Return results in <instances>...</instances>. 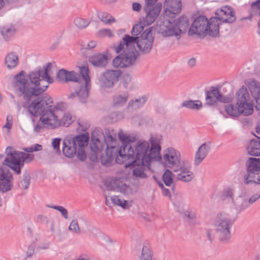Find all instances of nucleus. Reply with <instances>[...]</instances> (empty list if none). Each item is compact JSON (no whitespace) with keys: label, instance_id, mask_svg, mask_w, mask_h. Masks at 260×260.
I'll use <instances>...</instances> for the list:
<instances>
[{"label":"nucleus","instance_id":"f257e3e1","mask_svg":"<svg viewBox=\"0 0 260 260\" xmlns=\"http://www.w3.org/2000/svg\"><path fill=\"white\" fill-rule=\"evenodd\" d=\"M152 30V27L147 28L139 37L125 35L122 41L115 47L116 52L121 53L113 60V66L115 68H126L134 65L139 56V52L135 48L136 45L142 54L150 53L154 40Z\"/></svg>","mask_w":260,"mask_h":260},{"label":"nucleus","instance_id":"f03ea898","mask_svg":"<svg viewBox=\"0 0 260 260\" xmlns=\"http://www.w3.org/2000/svg\"><path fill=\"white\" fill-rule=\"evenodd\" d=\"M118 137L121 146L118 151L119 155L115 158L116 163L120 164L126 160H131L134 163L150 165L151 160L161 158V147L153 138L150 140L151 146L146 141H139L133 147L130 137L122 130L118 132Z\"/></svg>","mask_w":260,"mask_h":260},{"label":"nucleus","instance_id":"7ed1b4c3","mask_svg":"<svg viewBox=\"0 0 260 260\" xmlns=\"http://www.w3.org/2000/svg\"><path fill=\"white\" fill-rule=\"evenodd\" d=\"M31 71L28 74L30 82L25 77V72L21 71L15 76L14 88L19 96L27 101L45 91L53 79L48 75V66Z\"/></svg>","mask_w":260,"mask_h":260},{"label":"nucleus","instance_id":"20e7f679","mask_svg":"<svg viewBox=\"0 0 260 260\" xmlns=\"http://www.w3.org/2000/svg\"><path fill=\"white\" fill-rule=\"evenodd\" d=\"M165 5L166 6L164 13L165 20L158 24V33L164 37H174L179 40L189 26L188 18L184 15L175 19L181 11V1L165 0Z\"/></svg>","mask_w":260,"mask_h":260},{"label":"nucleus","instance_id":"39448f33","mask_svg":"<svg viewBox=\"0 0 260 260\" xmlns=\"http://www.w3.org/2000/svg\"><path fill=\"white\" fill-rule=\"evenodd\" d=\"M52 100L48 95L39 96L27 107L28 112L32 116H41L40 120L47 125L48 128H54L59 126H69L74 121L70 113L64 114L60 120L57 119L52 109Z\"/></svg>","mask_w":260,"mask_h":260},{"label":"nucleus","instance_id":"423d86ee","mask_svg":"<svg viewBox=\"0 0 260 260\" xmlns=\"http://www.w3.org/2000/svg\"><path fill=\"white\" fill-rule=\"evenodd\" d=\"M89 136L85 134H81L75 137L67 136L63 142L62 152L65 156L72 157L77 154L78 158L81 160L86 158L84 148L87 146Z\"/></svg>","mask_w":260,"mask_h":260},{"label":"nucleus","instance_id":"0eeeda50","mask_svg":"<svg viewBox=\"0 0 260 260\" xmlns=\"http://www.w3.org/2000/svg\"><path fill=\"white\" fill-rule=\"evenodd\" d=\"M188 34L197 35L202 38L207 35L213 38L217 37L219 36L218 21L215 18H211L208 20L205 16H200L194 20Z\"/></svg>","mask_w":260,"mask_h":260},{"label":"nucleus","instance_id":"6e6552de","mask_svg":"<svg viewBox=\"0 0 260 260\" xmlns=\"http://www.w3.org/2000/svg\"><path fill=\"white\" fill-rule=\"evenodd\" d=\"M4 165L10 168L16 174L21 173L24 163H29L34 159V154L16 151L12 147H7L5 150Z\"/></svg>","mask_w":260,"mask_h":260},{"label":"nucleus","instance_id":"1a4fd4ad","mask_svg":"<svg viewBox=\"0 0 260 260\" xmlns=\"http://www.w3.org/2000/svg\"><path fill=\"white\" fill-rule=\"evenodd\" d=\"M104 146L101 145V142L99 138H95L92 135L91 140L95 145V147L98 151H102L106 146L105 151L106 156V160L110 161V159L116 156L119 155L118 151L120 149L117 147L116 134L114 130H107L105 132L104 136Z\"/></svg>","mask_w":260,"mask_h":260},{"label":"nucleus","instance_id":"9d476101","mask_svg":"<svg viewBox=\"0 0 260 260\" xmlns=\"http://www.w3.org/2000/svg\"><path fill=\"white\" fill-rule=\"evenodd\" d=\"M89 72L87 66H83L80 68V74L82 77L83 83H77V85H75V92H72L69 96V98L74 99L76 96H78L80 102L85 103L86 102L90 87V78Z\"/></svg>","mask_w":260,"mask_h":260},{"label":"nucleus","instance_id":"9b49d317","mask_svg":"<svg viewBox=\"0 0 260 260\" xmlns=\"http://www.w3.org/2000/svg\"><path fill=\"white\" fill-rule=\"evenodd\" d=\"M232 224L233 221L227 214L220 213L217 215L213 228L220 241L225 242L230 239V228Z\"/></svg>","mask_w":260,"mask_h":260},{"label":"nucleus","instance_id":"f8f14e48","mask_svg":"<svg viewBox=\"0 0 260 260\" xmlns=\"http://www.w3.org/2000/svg\"><path fill=\"white\" fill-rule=\"evenodd\" d=\"M158 0H144L143 12L144 25L149 26L155 21L159 16L162 8V4Z\"/></svg>","mask_w":260,"mask_h":260},{"label":"nucleus","instance_id":"ddd939ff","mask_svg":"<svg viewBox=\"0 0 260 260\" xmlns=\"http://www.w3.org/2000/svg\"><path fill=\"white\" fill-rule=\"evenodd\" d=\"M244 183L246 184H257L260 186V163L253 159L247 169V174L244 177ZM260 198V192L253 195L248 201L249 205L255 202Z\"/></svg>","mask_w":260,"mask_h":260},{"label":"nucleus","instance_id":"4468645a","mask_svg":"<svg viewBox=\"0 0 260 260\" xmlns=\"http://www.w3.org/2000/svg\"><path fill=\"white\" fill-rule=\"evenodd\" d=\"M122 73L120 70H107L103 72L98 80L101 89L105 90L112 88L119 80Z\"/></svg>","mask_w":260,"mask_h":260},{"label":"nucleus","instance_id":"2eb2a0df","mask_svg":"<svg viewBox=\"0 0 260 260\" xmlns=\"http://www.w3.org/2000/svg\"><path fill=\"white\" fill-rule=\"evenodd\" d=\"M180 154L176 149L169 147L163 151V156L160 159H155L159 161L166 167L176 169L180 165Z\"/></svg>","mask_w":260,"mask_h":260},{"label":"nucleus","instance_id":"dca6fc26","mask_svg":"<svg viewBox=\"0 0 260 260\" xmlns=\"http://www.w3.org/2000/svg\"><path fill=\"white\" fill-rule=\"evenodd\" d=\"M215 18L218 23V27L222 23H232L236 21V17L234 10L230 6H225L217 9L215 13Z\"/></svg>","mask_w":260,"mask_h":260},{"label":"nucleus","instance_id":"f3484780","mask_svg":"<svg viewBox=\"0 0 260 260\" xmlns=\"http://www.w3.org/2000/svg\"><path fill=\"white\" fill-rule=\"evenodd\" d=\"M231 101L232 98L223 96L218 88L214 86L206 92V104L208 106L214 105L217 102L228 103Z\"/></svg>","mask_w":260,"mask_h":260},{"label":"nucleus","instance_id":"a211bd4d","mask_svg":"<svg viewBox=\"0 0 260 260\" xmlns=\"http://www.w3.org/2000/svg\"><path fill=\"white\" fill-rule=\"evenodd\" d=\"M13 178L11 172L8 169L0 166V192L6 193L13 187Z\"/></svg>","mask_w":260,"mask_h":260},{"label":"nucleus","instance_id":"6ab92c4d","mask_svg":"<svg viewBox=\"0 0 260 260\" xmlns=\"http://www.w3.org/2000/svg\"><path fill=\"white\" fill-rule=\"evenodd\" d=\"M237 105H240L245 109H250L251 114L253 112V105L250 100V95L245 86H242L236 93Z\"/></svg>","mask_w":260,"mask_h":260},{"label":"nucleus","instance_id":"aec40b11","mask_svg":"<svg viewBox=\"0 0 260 260\" xmlns=\"http://www.w3.org/2000/svg\"><path fill=\"white\" fill-rule=\"evenodd\" d=\"M173 171L175 172H179L177 175V179L184 182L191 181L194 177L190 168L184 165L180 164L178 168L174 169Z\"/></svg>","mask_w":260,"mask_h":260},{"label":"nucleus","instance_id":"412c9836","mask_svg":"<svg viewBox=\"0 0 260 260\" xmlns=\"http://www.w3.org/2000/svg\"><path fill=\"white\" fill-rule=\"evenodd\" d=\"M224 108L227 114L231 117H238L241 114L244 115H250V109H245L240 105L229 104L225 106Z\"/></svg>","mask_w":260,"mask_h":260},{"label":"nucleus","instance_id":"4be33fe9","mask_svg":"<svg viewBox=\"0 0 260 260\" xmlns=\"http://www.w3.org/2000/svg\"><path fill=\"white\" fill-rule=\"evenodd\" d=\"M210 150V143L202 144L196 151L194 157V165H199L207 156Z\"/></svg>","mask_w":260,"mask_h":260},{"label":"nucleus","instance_id":"5701e85b","mask_svg":"<svg viewBox=\"0 0 260 260\" xmlns=\"http://www.w3.org/2000/svg\"><path fill=\"white\" fill-rule=\"evenodd\" d=\"M106 204L109 207L117 205L123 209H128L132 205V201H128L121 199L119 196H113L106 197Z\"/></svg>","mask_w":260,"mask_h":260},{"label":"nucleus","instance_id":"b1692460","mask_svg":"<svg viewBox=\"0 0 260 260\" xmlns=\"http://www.w3.org/2000/svg\"><path fill=\"white\" fill-rule=\"evenodd\" d=\"M109 183L110 184V189L119 191L124 195L128 196L133 194V190L129 186L118 180H112L109 182Z\"/></svg>","mask_w":260,"mask_h":260},{"label":"nucleus","instance_id":"393cba45","mask_svg":"<svg viewBox=\"0 0 260 260\" xmlns=\"http://www.w3.org/2000/svg\"><path fill=\"white\" fill-rule=\"evenodd\" d=\"M232 195V192L229 191L228 196L232 198L234 208L238 212H240L249 207V204L247 200L241 196L233 198Z\"/></svg>","mask_w":260,"mask_h":260},{"label":"nucleus","instance_id":"a878e982","mask_svg":"<svg viewBox=\"0 0 260 260\" xmlns=\"http://www.w3.org/2000/svg\"><path fill=\"white\" fill-rule=\"evenodd\" d=\"M107 56L105 54L96 53L89 57V61L94 67L103 68L107 64Z\"/></svg>","mask_w":260,"mask_h":260},{"label":"nucleus","instance_id":"bb28decb","mask_svg":"<svg viewBox=\"0 0 260 260\" xmlns=\"http://www.w3.org/2000/svg\"><path fill=\"white\" fill-rule=\"evenodd\" d=\"M129 96L127 91H120L113 96V105L115 107H122L127 103Z\"/></svg>","mask_w":260,"mask_h":260},{"label":"nucleus","instance_id":"cd10ccee","mask_svg":"<svg viewBox=\"0 0 260 260\" xmlns=\"http://www.w3.org/2000/svg\"><path fill=\"white\" fill-rule=\"evenodd\" d=\"M141 249V253L139 257V260H152V254L149 247L144 243H142L141 240L138 241L136 248Z\"/></svg>","mask_w":260,"mask_h":260},{"label":"nucleus","instance_id":"c85d7f7f","mask_svg":"<svg viewBox=\"0 0 260 260\" xmlns=\"http://www.w3.org/2000/svg\"><path fill=\"white\" fill-rule=\"evenodd\" d=\"M247 151L249 155L253 156L260 155V140H251L247 146Z\"/></svg>","mask_w":260,"mask_h":260},{"label":"nucleus","instance_id":"c756f323","mask_svg":"<svg viewBox=\"0 0 260 260\" xmlns=\"http://www.w3.org/2000/svg\"><path fill=\"white\" fill-rule=\"evenodd\" d=\"M132 163L134 166V169L133 171V175L141 178H146L147 175L145 173L146 168H148L149 165L141 164L140 163Z\"/></svg>","mask_w":260,"mask_h":260},{"label":"nucleus","instance_id":"7c9ffc66","mask_svg":"<svg viewBox=\"0 0 260 260\" xmlns=\"http://www.w3.org/2000/svg\"><path fill=\"white\" fill-rule=\"evenodd\" d=\"M253 98L260 96V83L251 79L246 84Z\"/></svg>","mask_w":260,"mask_h":260},{"label":"nucleus","instance_id":"2f4dec72","mask_svg":"<svg viewBox=\"0 0 260 260\" xmlns=\"http://www.w3.org/2000/svg\"><path fill=\"white\" fill-rule=\"evenodd\" d=\"M147 101V98L145 96H142L138 98L131 100L127 106L128 109H132L134 110L138 109L144 106Z\"/></svg>","mask_w":260,"mask_h":260},{"label":"nucleus","instance_id":"473e14b6","mask_svg":"<svg viewBox=\"0 0 260 260\" xmlns=\"http://www.w3.org/2000/svg\"><path fill=\"white\" fill-rule=\"evenodd\" d=\"M18 57L15 53H10L6 57L5 63L9 69L15 68L18 64Z\"/></svg>","mask_w":260,"mask_h":260},{"label":"nucleus","instance_id":"72a5a7b5","mask_svg":"<svg viewBox=\"0 0 260 260\" xmlns=\"http://www.w3.org/2000/svg\"><path fill=\"white\" fill-rule=\"evenodd\" d=\"M178 211L189 219H193L196 217V213L191 209L187 208V205L184 204H180L178 207Z\"/></svg>","mask_w":260,"mask_h":260},{"label":"nucleus","instance_id":"f704fd0d","mask_svg":"<svg viewBox=\"0 0 260 260\" xmlns=\"http://www.w3.org/2000/svg\"><path fill=\"white\" fill-rule=\"evenodd\" d=\"M1 32L6 41L9 40L15 33V29L12 26H4L1 28Z\"/></svg>","mask_w":260,"mask_h":260},{"label":"nucleus","instance_id":"c9c22d12","mask_svg":"<svg viewBox=\"0 0 260 260\" xmlns=\"http://www.w3.org/2000/svg\"><path fill=\"white\" fill-rule=\"evenodd\" d=\"M182 106L193 110H199L202 107V103L200 101H187L182 103Z\"/></svg>","mask_w":260,"mask_h":260},{"label":"nucleus","instance_id":"e433bc0d","mask_svg":"<svg viewBox=\"0 0 260 260\" xmlns=\"http://www.w3.org/2000/svg\"><path fill=\"white\" fill-rule=\"evenodd\" d=\"M173 173L170 170L167 169L162 175L163 181L166 186H171L173 184Z\"/></svg>","mask_w":260,"mask_h":260},{"label":"nucleus","instance_id":"4c0bfd02","mask_svg":"<svg viewBox=\"0 0 260 260\" xmlns=\"http://www.w3.org/2000/svg\"><path fill=\"white\" fill-rule=\"evenodd\" d=\"M74 23L78 28L82 29L87 27L90 21L88 20L78 17L75 19Z\"/></svg>","mask_w":260,"mask_h":260},{"label":"nucleus","instance_id":"58836bf2","mask_svg":"<svg viewBox=\"0 0 260 260\" xmlns=\"http://www.w3.org/2000/svg\"><path fill=\"white\" fill-rule=\"evenodd\" d=\"M82 80H83L82 79ZM68 81L75 82H76V85H77V83H81V79L79 75L75 72L68 71L67 82Z\"/></svg>","mask_w":260,"mask_h":260},{"label":"nucleus","instance_id":"ea45409f","mask_svg":"<svg viewBox=\"0 0 260 260\" xmlns=\"http://www.w3.org/2000/svg\"><path fill=\"white\" fill-rule=\"evenodd\" d=\"M100 18L101 21L106 24H110L115 22V19L113 17L105 12L102 13L100 15Z\"/></svg>","mask_w":260,"mask_h":260},{"label":"nucleus","instance_id":"a19ab883","mask_svg":"<svg viewBox=\"0 0 260 260\" xmlns=\"http://www.w3.org/2000/svg\"><path fill=\"white\" fill-rule=\"evenodd\" d=\"M96 36L99 38H104L108 37L109 38L113 36V32L110 29L105 28L99 30L96 33Z\"/></svg>","mask_w":260,"mask_h":260},{"label":"nucleus","instance_id":"79ce46f5","mask_svg":"<svg viewBox=\"0 0 260 260\" xmlns=\"http://www.w3.org/2000/svg\"><path fill=\"white\" fill-rule=\"evenodd\" d=\"M30 183V177L29 175L25 172L22 176V179L20 181V184L24 189L28 188Z\"/></svg>","mask_w":260,"mask_h":260},{"label":"nucleus","instance_id":"37998d69","mask_svg":"<svg viewBox=\"0 0 260 260\" xmlns=\"http://www.w3.org/2000/svg\"><path fill=\"white\" fill-rule=\"evenodd\" d=\"M69 230L75 234L80 233V228L76 219L73 220L69 226Z\"/></svg>","mask_w":260,"mask_h":260},{"label":"nucleus","instance_id":"c03bdc74","mask_svg":"<svg viewBox=\"0 0 260 260\" xmlns=\"http://www.w3.org/2000/svg\"><path fill=\"white\" fill-rule=\"evenodd\" d=\"M68 74V71L67 70H59L56 76L57 79L60 82H67Z\"/></svg>","mask_w":260,"mask_h":260},{"label":"nucleus","instance_id":"a18cd8bd","mask_svg":"<svg viewBox=\"0 0 260 260\" xmlns=\"http://www.w3.org/2000/svg\"><path fill=\"white\" fill-rule=\"evenodd\" d=\"M144 27L142 26L141 24H136L135 25L133 29L131 30V34L132 35V37H139L138 36L140 35L143 30Z\"/></svg>","mask_w":260,"mask_h":260},{"label":"nucleus","instance_id":"49530a36","mask_svg":"<svg viewBox=\"0 0 260 260\" xmlns=\"http://www.w3.org/2000/svg\"><path fill=\"white\" fill-rule=\"evenodd\" d=\"M60 139L55 138L53 139L52 142V146L55 151V153L57 155L60 154V151L59 149V145L60 142Z\"/></svg>","mask_w":260,"mask_h":260},{"label":"nucleus","instance_id":"de8ad7c7","mask_svg":"<svg viewBox=\"0 0 260 260\" xmlns=\"http://www.w3.org/2000/svg\"><path fill=\"white\" fill-rule=\"evenodd\" d=\"M42 149V146L40 144H36L30 147L23 148V150L26 152H33L35 151H41Z\"/></svg>","mask_w":260,"mask_h":260},{"label":"nucleus","instance_id":"09e8293b","mask_svg":"<svg viewBox=\"0 0 260 260\" xmlns=\"http://www.w3.org/2000/svg\"><path fill=\"white\" fill-rule=\"evenodd\" d=\"M252 11L260 16V0L252 3L251 5Z\"/></svg>","mask_w":260,"mask_h":260},{"label":"nucleus","instance_id":"8fccbe9b","mask_svg":"<svg viewBox=\"0 0 260 260\" xmlns=\"http://www.w3.org/2000/svg\"><path fill=\"white\" fill-rule=\"evenodd\" d=\"M53 209L59 211L64 219H68V218H69L68 212L66 208H64L63 207L61 206H58V207H53Z\"/></svg>","mask_w":260,"mask_h":260},{"label":"nucleus","instance_id":"3c124183","mask_svg":"<svg viewBox=\"0 0 260 260\" xmlns=\"http://www.w3.org/2000/svg\"><path fill=\"white\" fill-rule=\"evenodd\" d=\"M132 76L129 74H126L123 77V83L124 86L127 87L132 81Z\"/></svg>","mask_w":260,"mask_h":260},{"label":"nucleus","instance_id":"603ef678","mask_svg":"<svg viewBox=\"0 0 260 260\" xmlns=\"http://www.w3.org/2000/svg\"><path fill=\"white\" fill-rule=\"evenodd\" d=\"M132 9L134 11L139 12L141 9L143 10V6L140 3L135 2L132 4Z\"/></svg>","mask_w":260,"mask_h":260},{"label":"nucleus","instance_id":"864d4df0","mask_svg":"<svg viewBox=\"0 0 260 260\" xmlns=\"http://www.w3.org/2000/svg\"><path fill=\"white\" fill-rule=\"evenodd\" d=\"M35 247V244L34 243L31 244L28 246V250L27 251V257H30L34 253Z\"/></svg>","mask_w":260,"mask_h":260},{"label":"nucleus","instance_id":"5fc2aeb1","mask_svg":"<svg viewBox=\"0 0 260 260\" xmlns=\"http://www.w3.org/2000/svg\"><path fill=\"white\" fill-rule=\"evenodd\" d=\"M206 236L210 241V243H212L213 240V232L210 229H207L206 230Z\"/></svg>","mask_w":260,"mask_h":260},{"label":"nucleus","instance_id":"6e6d98bb","mask_svg":"<svg viewBox=\"0 0 260 260\" xmlns=\"http://www.w3.org/2000/svg\"><path fill=\"white\" fill-rule=\"evenodd\" d=\"M159 186L162 189V192L164 196L171 197V192L169 189L165 188L162 183L159 184Z\"/></svg>","mask_w":260,"mask_h":260},{"label":"nucleus","instance_id":"4d7b16f0","mask_svg":"<svg viewBox=\"0 0 260 260\" xmlns=\"http://www.w3.org/2000/svg\"><path fill=\"white\" fill-rule=\"evenodd\" d=\"M65 105L63 103L59 102L57 103L54 107V109L56 110H62L64 109Z\"/></svg>","mask_w":260,"mask_h":260},{"label":"nucleus","instance_id":"13d9d810","mask_svg":"<svg viewBox=\"0 0 260 260\" xmlns=\"http://www.w3.org/2000/svg\"><path fill=\"white\" fill-rule=\"evenodd\" d=\"M40 121L39 122L35 127V131H36V132H39L41 129H42L43 128V126L42 125V123L45 125V124H44L43 122H42L40 119ZM46 126H47L46 124ZM46 127H47V126H46Z\"/></svg>","mask_w":260,"mask_h":260},{"label":"nucleus","instance_id":"bf43d9fd","mask_svg":"<svg viewBox=\"0 0 260 260\" xmlns=\"http://www.w3.org/2000/svg\"><path fill=\"white\" fill-rule=\"evenodd\" d=\"M96 46V42L94 41H90L87 44L85 48L91 49L94 48Z\"/></svg>","mask_w":260,"mask_h":260},{"label":"nucleus","instance_id":"052dcab7","mask_svg":"<svg viewBox=\"0 0 260 260\" xmlns=\"http://www.w3.org/2000/svg\"><path fill=\"white\" fill-rule=\"evenodd\" d=\"M196 64V59L195 58H191L188 61V64L190 67H194Z\"/></svg>","mask_w":260,"mask_h":260},{"label":"nucleus","instance_id":"680f3d73","mask_svg":"<svg viewBox=\"0 0 260 260\" xmlns=\"http://www.w3.org/2000/svg\"><path fill=\"white\" fill-rule=\"evenodd\" d=\"M9 3H14L17 1V0H5ZM5 5L4 0H0V10L2 9Z\"/></svg>","mask_w":260,"mask_h":260},{"label":"nucleus","instance_id":"e2e57ef3","mask_svg":"<svg viewBox=\"0 0 260 260\" xmlns=\"http://www.w3.org/2000/svg\"><path fill=\"white\" fill-rule=\"evenodd\" d=\"M255 132L258 136H255L257 138L258 137H260V122L257 123L256 127H255Z\"/></svg>","mask_w":260,"mask_h":260},{"label":"nucleus","instance_id":"0e129e2a","mask_svg":"<svg viewBox=\"0 0 260 260\" xmlns=\"http://www.w3.org/2000/svg\"><path fill=\"white\" fill-rule=\"evenodd\" d=\"M12 122H7L6 124L4 126V127H6L8 129H10L12 128Z\"/></svg>","mask_w":260,"mask_h":260},{"label":"nucleus","instance_id":"69168bd1","mask_svg":"<svg viewBox=\"0 0 260 260\" xmlns=\"http://www.w3.org/2000/svg\"><path fill=\"white\" fill-rule=\"evenodd\" d=\"M49 244H46L45 246H44V247H40V248L41 249H48L49 248Z\"/></svg>","mask_w":260,"mask_h":260},{"label":"nucleus","instance_id":"338daca9","mask_svg":"<svg viewBox=\"0 0 260 260\" xmlns=\"http://www.w3.org/2000/svg\"><path fill=\"white\" fill-rule=\"evenodd\" d=\"M12 118L10 116H7V122H12Z\"/></svg>","mask_w":260,"mask_h":260},{"label":"nucleus","instance_id":"774afa93","mask_svg":"<svg viewBox=\"0 0 260 260\" xmlns=\"http://www.w3.org/2000/svg\"><path fill=\"white\" fill-rule=\"evenodd\" d=\"M51 231L52 233H53L54 232V225L53 223L51 224Z\"/></svg>","mask_w":260,"mask_h":260}]
</instances>
